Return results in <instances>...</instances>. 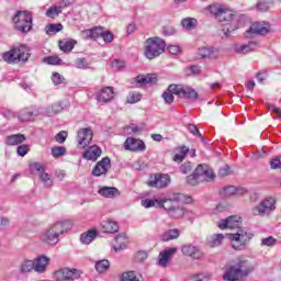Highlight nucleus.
<instances>
[{
	"label": "nucleus",
	"instance_id": "nucleus-1",
	"mask_svg": "<svg viewBox=\"0 0 281 281\" xmlns=\"http://www.w3.org/2000/svg\"><path fill=\"white\" fill-rule=\"evenodd\" d=\"M181 201V194L176 193L169 198H164L160 200L145 199L142 200L143 207H161L167 212L170 218H183L186 216V207L179 204Z\"/></svg>",
	"mask_w": 281,
	"mask_h": 281
},
{
	"label": "nucleus",
	"instance_id": "nucleus-2",
	"mask_svg": "<svg viewBox=\"0 0 281 281\" xmlns=\"http://www.w3.org/2000/svg\"><path fill=\"white\" fill-rule=\"evenodd\" d=\"M210 14L222 23V32L226 37L238 30V15L223 4H211L206 8Z\"/></svg>",
	"mask_w": 281,
	"mask_h": 281
},
{
	"label": "nucleus",
	"instance_id": "nucleus-3",
	"mask_svg": "<svg viewBox=\"0 0 281 281\" xmlns=\"http://www.w3.org/2000/svg\"><path fill=\"white\" fill-rule=\"evenodd\" d=\"M71 227H74V224H71V221L69 220L52 224L48 226V228L42 232L40 235V240L54 247L60 243V236H63V234L66 232H69Z\"/></svg>",
	"mask_w": 281,
	"mask_h": 281
},
{
	"label": "nucleus",
	"instance_id": "nucleus-4",
	"mask_svg": "<svg viewBox=\"0 0 281 281\" xmlns=\"http://www.w3.org/2000/svg\"><path fill=\"white\" fill-rule=\"evenodd\" d=\"M256 269V266L249 262L247 259H239L235 265L228 266L226 272L223 276L225 281H240L245 280L249 273Z\"/></svg>",
	"mask_w": 281,
	"mask_h": 281
},
{
	"label": "nucleus",
	"instance_id": "nucleus-5",
	"mask_svg": "<svg viewBox=\"0 0 281 281\" xmlns=\"http://www.w3.org/2000/svg\"><path fill=\"white\" fill-rule=\"evenodd\" d=\"M175 95L178 98H184V100H198L199 92L196 90L182 85H170L162 93V99L166 104H172L175 102Z\"/></svg>",
	"mask_w": 281,
	"mask_h": 281
},
{
	"label": "nucleus",
	"instance_id": "nucleus-6",
	"mask_svg": "<svg viewBox=\"0 0 281 281\" xmlns=\"http://www.w3.org/2000/svg\"><path fill=\"white\" fill-rule=\"evenodd\" d=\"M30 46L21 44L11 48L8 52L2 53V60L8 65H16V63H27L30 60Z\"/></svg>",
	"mask_w": 281,
	"mask_h": 281
},
{
	"label": "nucleus",
	"instance_id": "nucleus-7",
	"mask_svg": "<svg viewBox=\"0 0 281 281\" xmlns=\"http://www.w3.org/2000/svg\"><path fill=\"white\" fill-rule=\"evenodd\" d=\"M164 52H166V42L162 38L149 37L146 40L144 54L148 60L159 58Z\"/></svg>",
	"mask_w": 281,
	"mask_h": 281
},
{
	"label": "nucleus",
	"instance_id": "nucleus-8",
	"mask_svg": "<svg viewBox=\"0 0 281 281\" xmlns=\"http://www.w3.org/2000/svg\"><path fill=\"white\" fill-rule=\"evenodd\" d=\"M251 238H254V235L248 228H238L236 233L228 234V239L233 243L232 247L236 249V251L247 249V245L251 243Z\"/></svg>",
	"mask_w": 281,
	"mask_h": 281
},
{
	"label": "nucleus",
	"instance_id": "nucleus-9",
	"mask_svg": "<svg viewBox=\"0 0 281 281\" xmlns=\"http://www.w3.org/2000/svg\"><path fill=\"white\" fill-rule=\"evenodd\" d=\"M214 179V170L207 165H199L196 169L187 178L189 186H198L201 181H212Z\"/></svg>",
	"mask_w": 281,
	"mask_h": 281
},
{
	"label": "nucleus",
	"instance_id": "nucleus-10",
	"mask_svg": "<svg viewBox=\"0 0 281 281\" xmlns=\"http://www.w3.org/2000/svg\"><path fill=\"white\" fill-rule=\"evenodd\" d=\"M13 23L18 32L27 34L32 30V13L29 11H18L13 16Z\"/></svg>",
	"mask_w": 281,
	"mask_h": 281
},
{
	"label": "nucleus",
	"instance_id": "nucleus-11",
	"mask_svg": "<svg viewBox=\"0 0 281 281\" xmlns=\"http://www.w3.org/2000/svg\"><path fill=\"white\" fill-rule=\"evenodd\" d=\"M254 216H269L276 212V198L268 196L251 210Z\"/></svg>",
	"mask_w": 281,
	"mask_h": 281
},
{
	"label": "nucleus",
	"instance_id": "nucleus-12",
	"mask_svg": "<svg viewBox=\"0 0 281 281\" xmlns=\"http://www.w3.org/2000/svg\"><path fill=\"white\" fill-rule=\"evenodd\" d=\"M271 32V25L267 22H255L246 31V38H254V36H267Z\"/></svg>",
	"mask_w": 281,
	"mask_h": 281
},
{
	"label": "nucleus",
	"instance_id": "nucleus-13",
	"mask_svg": "<svg viewBox=\"0 0 281 281\" xmlns=\"http://www.w3.org/2000/svg\"><path fill=\"white\" fill-rule=\"evenodd\" d=\"M80 276H82V271L78 269H59L55 271L54 279L56 281H75L79 280Z\"/></svg>",
	"mask_w": 281,
	"mask_h": 281
},
{
	"label": "nucleus",
	"instance_id": "nucleus-14",
	"mask_svg": "<svg viewBox=\"0 0 281 281\" xmlns=\"http://www.w3.org/2000/svg\"><path fill=\"white\" fill-rule=\"evenodd\" d=\"M76 139L78 148H87L93 142V131L91 127L80 128Z\"/></svg>",
	"mask_w": 281,
	"mask_h": 281
},
{
	"label": "nucleus",
	"instance_id": "nucleus-15",
	"mask_svg": "<svg viewBox=\"0 0 281 281\" xmlns=\"http://www.w3.org/2000/svg\"><path fill=\"white\" fill-rule=\"evenodd\" d=\"M123 146L125 150H130L131 153H144L146 150L144 140L135 137H127Z\"/></svg>",
	"mask_w": 281,
	"mask_h": 281
},
{
	"label": "nucleus",
	"instance_id": "nucleus-16",
	"mask_svg": "<svg viewBox=\"0 0 281 281\" xmlns=\"http://www.w3.org/2000/svg\"><path fill=\"white\" fill-rule=\"evenodd\" d=\"M243 224V217L238 215H232L225 220H221L217 224L220 229H240V225Z\"/></svg>",
	"mask_w": 281,
	"mask_h": 281
},
{
	"label": "nucleus",
	"instance_id": "nucleus-17",
	"mask_svg": "<svg viewBox=\"0 0 281 281\" xmlns=\"http://www.w3.org/2000/svg\"><path fill=\"white\" fill-rule=\"evenodd\" d=\"M109 170H111V158L106 156L97 162V165L92 169V176L104 177V175H106Z\"/></svg>",
	"mask_w": 281,
	"mask_h": 281
},
{
	"label": "nucleus",
	"instance_id": "nucleus-18",
	"mask_svg": "<svg viewBox=\"0 0 281 281\" xmlns=\"http://www.w3.org/2000/svg\"><path fill=\"white\" fill-rule=\"evenodd\" d=\"M115 98L114 88L109 86L104 87L95 93V100L102 102L103 104H109V102H113Z\"/></svg>",
	"mask_w": 281,
	"mask_h": 281
},
{
	"label": "nucleus",
	"instance_id": "nucleus-19",
	"mask_svg": "<svg viewBox=\"0 0 281 281\" xmlns=\"http://www.w3.org/2000/svg\"><path fill=\"white\" fill-rule=\"evenodd\" d=\"M181 251L183 256L193 258V260H201V258H203V250H201L199 246H195L193 244H187L182 246Z\"/></svg>",
	"mask_w": 281,
	"mask_h": 281
},
{
	"label": "nucleus",
	"instance_id": "nucleus-20",
	"mask_svg": "<svg viewBox=\"0 0 281 281\" xmlns=\"http://www.w3.org/2000/svg\"><path fill=\"white\" fill-rule=\"evenodd\" d=\"M258 47L257 42H248L247 44L239 43L235 44L234 52L237 53L239 56H247V54H251V52H256Z\"/></svg>",
	"mask_w": 281,
	"mask_h": 281
},
{
	"label": "nucleus",
	"instance_id": "nucleus-21",
	"mask_svg": "<svg viewBox=\"0 0 281 281\" xmlns=\"http://www.w3.org/2000/svg\"><path fill=\"white\" fill-rule=\"evenodd\" d=\"M149 188H168L170 186V176L168 175H156L148 181Z\"/></svg>",
	"mask_w": 281,
	"mask_h": 281
},
{
	"label": "nucleus",
	"instance_id": "nucleus-22",
	"mask_svg": "<svg viewBox=\"0 0 281 281\" xmlns=\"http://www.w3.org/2000/svg\"><path fill=\"white\" fill-rule=\"evenodd\" d=\"M101 156L102 148H100V146L98 145H92L88 147L82 155L83 159H86L87 161H98V159H100Z\"/></svg>",
	"mask_w": 281,
	"mask_h": 281
},
{
	"label": "nucleus",
	"instance_id": "nucleus-23",
	"mask_svg": "<svg viewBox=\"0 0 281 281\" xmlns=\"http://www.w3.org/2000/svg\"><path fill=\"white\" fill-rule=\"evenodd\" d=\"M228 236V234H213L206 238V245L212 249H214V247H221Z\"/></svg>",
	"mask_w": 281,
	"mask_h": 281
},
{
	"label": "nucleus",
	"instance_id": "nucleus-24",
	"mask_svg": "<svg viewBox=\"0 0 281 281\" xmlns=\"http://www.w3.org/2000/svg\"><path fill=\"white\" fill-rule=\"evenodd\" d=\"M177 254V248H167L164 251L159 252L158 256V267H168V262H170V256Z\"/></svg>",
	"mask_w": 281,
	"mask_h": 281
},
{
	"label": "nucleus",
	"instance_id": "nucleus-25",
	"mask_svg": "<svg viewBox=\"0 0 281 281\" xmlns=\"http://www.w3.org/2000/svg\"><path fill=\"white\" fill-rule=\"evenodd\" d=\"M33 265L36 273H45L47 271V265H49V258L46 256L37 257L33 260Z\"/></svg>",
	"mask_w": 281,
	"mask_h": 281
},
{
	"label": "nucleus",
	"instance_id": "nucleus-26",
	"mask_svg": "<svg viewBox=\"0 0 281 281\" xmlns=\"http://www.w3.org/2000/svg\"><path fill=\"white\" fill-rule=\"evenodd\" d=\"M68 106H69V101H60L47 108L46 115H48V117H52L53 115H58L60 111H64V109H68Z\"/></svg>",
	"mask_w": 281,
	"mask_h": 281
},
{
	"label": "nucleus",
	"instance_id": "nucleus-27",
	"mask_svg": "<svg viewBox=\"0 0 281 281\" xmlns=\"http://www.w3.org/2000/svg\"><path fill=\"white\" fill-rule=\"evenodd\" d=\"M98 194L104 199H115V196H120V190L115 187H101Z\"/></svg>",
	"mask_w": 281,
	"mask_h": 281
},
{
	"label": "nucleus",
	"instance_id": "nucleus-28",
	"mask_svg": "<svg viewBox=\"0 0 281 281\" xmlns=\"http://www.w3.org/2000/svg\"><path fill=\"white\" fill-rule=\"evenodd\" d=\"M101 229L104 234H115L119 232L120 226L117 225V222L113 220H105L101 222Z\"/></svg>",
	"mask_w": 281,
	"mask_h": 281
},
{
	"label": "nucleus",
	"instance_id": "nucleus-29",
	"mask_svg": "<svg viewBox=\"0 0 281 281\" xmlns=\"http://www.w3.org/2000/svg\"><path fill=\"white\" fill-rule=\"evenodd\" d=\"M199 58H217L218 49L214 47H200L198 49Z\"/></svg>",
	"mask_w": 281,
	"mask_h": 281
},
{
	"label": "nucleus",
	"instance_id": "nucleus-30",
	"mask_svg": "<svg viewBox=\"0 0 281 281\" xmlns=\"http://www.w3.org/2000/svg\"><path fill=\"white\" fill-rule=\"evenodd\" d=\"M38 115V112L36 110H33L31 108H26L24 110H21L19 113V120L20 122H30L31 120H34Z\"/></svg>",
	"mask_w": 281,
	"mask_h": 281
},
{
	"label": "nucleus",
	"instance_id": "nucleus-31",
	"mask_svg": "<svg viewBox=\"0 0 281 281\" xmlns=\"http://www.w3.org/2000/svg\"><path fill=\"white\" fill-rule=\"evenodd\" d=\"M137 85H157V75L148 74L146 76L140 75L136 77Z\"/></svg>",
	"mask_w": 281,
	"mask_h": 281
},
{
	"label": "nucleus",
	"instance_id": "nucleus-32",
	"mask_svg": "<svg viewBox=\"0 0 281 281\" xmlns=\"http://www.w3.org/2000/svg\"><path fill=\"white\" fill-rule=\"evenodd\" d=\"M94 269L99 273H106V271L111 269V261H109L108 259L97 260L94 263Z\"/></svg>",
	"mask_w": 281,
	"mask_h": 281
},
{
	"label": "nucleus",
	"instance_id": "nucleus-33",
	"mask_svg": "<svg viewBox=\"0 0 281 281\" xmlns=\"http://www.w3.org/2000/svg\"><path fill=\"white\" fill-rule=\"evenodd\" d=\"M97 236H98V232L88 231V232L81 234L80 241L82 243V245H91V243H93V240H95Z\"/></svg>",
	"mask_w": 281,
	"mask_h": 281
},
{
	"label": "nucleus",
	"instance_id": "nucleus-34",
	"mask_svg": "<svg viewBox=\"0 0 281 281\" xmlns=\"http://www.w3.org/2000/svg\"><path fill=\"white\" fill-rule=\"evenodd\" d=\"M128 243V238H126V235H119L115 238V244L113 246L114 251H122V249H124L126 247Z\"/></svg>",
	"mask_w": 281,
	"mask_h": 281
},
{
	"label": "nucleus",
	"instance_id": "nucleus-35",
	"mask_svg": "<svg viewBox=\"0 0 281 281\" xmlns=\"http://www.w3.org/2000/svg\"><path fill=\"white\" fill-rule=\"evenodd\" d=\"M25 139V135L23 134H14L7 137V144L9 146H18V144H23V140Z\"/></svg>",
	"mask_w": 281,
	"mask_h": 281
},
{
	"label": "nucleus",
	"instance_id": "nucleus-36",
	"mask_svg": "<svg viewBox=\"0 0 281 281\" xmlns=\"http://www.w3.org/2000/svg\"><path fill=\"white\" fill-rule=\"evenodd\" d=\"M76 43L75 40H63L59 41V48L61 52H71L76 47Z\"/></svg>",
	"mask_w": 281,
	"mask_h": 281
},
{
	"label": "nucleus",
	"instance_id": "nucleus-37",
	"mask_svg": "<svg viewBox=\"0 0 281 281\" xmlns=\"http://www.w3.org/2000/svg\"><path fill=\"white\" fill-rule=\"evenodd\" d=\"M31 271H34V261L24 259L20 265V273H30Z\"/></svg>",
	"mask_w": 281,
	"mask_h": 281
},
{
	"label": "nucleus",
	"instance_id": "nucleus-38",
	"mask_svg": "<svg viewBox=\"0 0 281 281\" xmlns=\"http://www.w3.org/2000/svg\"><path fill=\"white\" fill-rule=\"evenodd\" d=\"M188 153H190V148H188L187 146L180 147L179 154H176L173 156V161L176 164H181V161H183V159H186V157H188Z\"/></svg>",
	"mask_w": 281,
	"mask_h": 281
},
{
	"label": "nucleus",
	"instance_id": "nucleus-39",
	"mask_svg": "<svg viewBox=\"0 0 281 281\" xmlns=\"http://www.w3.org/2000/svg\"><path fill=\"white\" fill-rule=\"evenodd\" d=\"M271 5H273L272 0H259L256 4V10H258V12H268Z\"/></svg>",
	"mask_w": 281,
	"mask_h": 281
},
{
	"label": "nucleus",
	"instance_id": "nucleus-40",
	"mask_svg": "<svg viewBox=\"0 0 281 281\" xmlns=\"http://www.w3.org/2000/svg\"><path fill=\"white\" fill-rule=\"evenodd\" d=\"M120 281H144V280L139 279V277L137 276V272L127 271L121 274Z\"/></svg>",
	"mask_w": 281,
	"mask_h": 281
},
{
	"label": "nucleus",
	"instance_id": "nucleus-41",
	"mask_svg": "<svg viewBox=\"0 0 281 281\" xmlns=\"http://www.w3.org/2000/svg\"><path fill=\"white\" fill-rule=\"evenodd\" d=\"M181 25L184 30H194V27L199 25V21H196L194 18H184L181 21Z\"/></svg>",
	"mask_w": 281,
	"mask_h": 281
},
{
	"label": "nucleus",
	"instance_id": "nucleus-42",
	"mask_svg": "<svg viewBox=\"0 0 281 281\" xmlns=\"http://www.w3.org/2000/svg\"><path fill=\"white\" fill-rule=\"evenodd\" d=\"M45 32L46 34H48L49 36L54 35V34H58V32H63V24L57 23V24H48L45 27Z\"/></svg>",
	"mask_w": 281,
	"mask_h": 281
},
{
	"label": "nucleus",
	"instance_id": "nucleus-43",
	"mask_svg": "<svg viewBox=\"0 0 281 281\" xmlns=\"http://www.w3.org/2000/svg\"><path fill=\"white\" fill-rule=\"evenodd\" d=\"M179 229L173 228V229H169L167 233H165L164 235V240L166 243H168V240H175L177 238H179Z\"/></svg>",
	"mask_w": 281,
	"mask_h": 281
},
{
	"label": "nucleus",
	"instance_id": "nucleus-44",
	"mask_svg": "<svg viewBox=\"0 0 281 281\" xmlns=\"http://www.w3.org/2000/svg\"><path fill=\"white\" fill-rule=\"evenodd\" d=\"M278 239H276L273 236H268L261 239V247H276Z\"/></svg>",
	"mask_w": 281,
	"mask_h": 281
},
{
	"label": "nucleus",
	"instance_id": "nucleus-45",
	"mask_svg": "<svg viewBox=\"0 0 281 281\" xmlns=\"http://www.w3.org/2000/svg\"><path fill=\"white\" fill-rule=\"evenodd\" d=\"M52 156L58 159V157H63L67 154V148L65 147H53L52 150Z\"/></svg>",
	"mask_w": 281,
	"mask_h": 281
},
{
	"label": "nucleus",
	"instance_id": "nucleus-46",
	"mask_svg": "<svg viewBox=\"0 0 281 281\" xmlns=\"http://www.w3.org/2000/svg\"><path fill=\"white\" fill-rule=\"evenodd\" d=\"M112 68L114 71H124V69H126V63L124 60L114 59L112 61Z\"/></svg>",
	"mask_w": 281,
	"mask_h": 281
},
{
	"label": "nucleus",
	"instance_id": "nucleus-47",
	"mask_svg": "<svg viewBox=\"0 0 281 281\" xmlns=\"http://www.w3.org/2000/svg\"><path fill=\"white\" fill-rule=\"evenodd\" d=\"M91 32V41H98V38L102 37L103 29L102 26H95L93 29H90Z\"/></svg>",
	"mask_w": 281,
	"mask_h": 281
},
{
	"label": "nucleus",
	"instance_id": "nucleus-48",
	"mask_svg": "<svg viewBox=\"0 0 281 281\" xmlns=\"http://www.w3.org/2000/svg\"><path fill=\"white\" fill-rule=\"evenodd\" d=\"M139 100H142V94L138 92H130L127 95L128 104H136V102H139Z\"/></svg>",
	"mask_w": 281,
	"mask_h": 281
},
{
	"label": "nucleus",
	"instance_id": "nucleus-49",
	"mask_svg": "<svg viewBox=\"0 0 281 281\" xmlns=\"http://www.w3.org/2000/svg\"><path fill=\"white\" fill-rule=\"evenodd\" d=\"M40 178L41 181L44 182L45 188H52V177H49V173H46L45 171H43L42 173H40Z\"/></svg>",
	"mask_w": 281,
	"mask_h": 281
},
{
	"label": "nucleus",
	"instance_id": "nucleus-50",
	"mask_svg": "<svg viewBox=\"0 0 281 281\" xmlns=\"http://www.w3.org/2000/svg\"><path fill=\"white\" fill-rule=\"evenodd\" d=\"M52 80L55 86L65 85V77L58 72H53Z\"/></svg>",
	"mask_w": 281,
	"mask_h": 281
},
{
	"label": "nucleus",
	"instance_id": "nucleus-51",
	"mask_svg": "<svg viewBox=\"0 0 281 281\" xmlns=\"http://www.w3.org/2000/svg\"><path fill=\"white\" fill-rule=\"evenodd\" d=\"M61 12L63 11L60 10V8H58V5L50 7L46 11V16H49L50 19H54V16H58V14H60Z\"/></svg>",
	"mask_w": 281,
	"mask_h": 281
},
{
	"label": "nucleus",
	"instance_id": "nucleus-52",
	"mask_svg": "<svg viewBox=\"0 0 281 281\" xmlns=\"http://www.w3.org/2000/svg\"><path fill=\"white\" fill-rule=\"evenodd\" d=\"M75 67L77 69H89V63L86 58H78L75 60Z\"/></svg>",
	"mask_w": 281,
	"mask_h": 281
},
{
	"label": "nucleus",
	"instance_id": "nucleus-53",
	"mask_svg": "<svg viewBox=\"0 0 281 281\" xmlns=\"http://www.w3.org/2000/svg\"><path fill=\"white\" fill-rule=\"evenodd\" d=\"M68 135H69V134L67 133V131H60L59 133L56 134L55 140H56L58 144H65V142H67Z\"/></svg>",
	"mask_w": 281,
	"mask_h": 281
},
{
	"label": "nucleus",
	"instance_id": "nucleus-54",
	"mask_svg": "<svg viewBox=\"0 0 281 281\" xmlns=\"http://www.w3.org/2000/svg\"><path fill=\"white\" fill-rule=\"evenodd\" d=\"M101 38L104 41V43H113L114 35L110 31H102Z\"/></svg>",
	"mask_w": 281,
	"mask_h": 281
},
{
	"label": "nucleus",
	"instance_id": "nucleus-55",
	"mask_svg": "<svg viewBox=\"0 0 281 281\" xmlns=\"http://www.w3.org/2000/svg\"><path fill=\"white\" fill-rule=\"evenodd\" d=\"M147 258H148V252H146L145 250H139L135 255L136 262H144L145 260H147Z\"/></svg>",
	"mask_w": 281,
	"mask_h": 281
},
{
	"label": "nucleus",
	"instance_id": "nucleus-56",
	"mask_svg": "<svg viewBox=\"0 0 281 281\" xmlns=\"http://www.w3.org/2000/svg\"><path fill=\"white\" fill-rule=\"evenodd\" d=\"M162 34L164 36H175V34H177V29H175V26H164Z\"/></svg>",
	"mask_w": 281,
	"mask_h": 281
},
{
	"label": "nucleus",
	"instance_id": "nucleus-57",
	"mask_svg": "<svg viewBox=\"0 0 281 281\" xmlns=\"http://www.w3.org/2000/svg\"><path fill=\"white\" fill-rule=\"evenodd\" d=\"M46 65H60V59L58 56H48L44 59Z\"/></svg>",
	"mask_w": 281,
	"mask_h": 281
},
{
	"label": "nucleus",
	"instance_id": "nucleus-58",
	"mask_svg": "<svg viewBox=\"0 0 281 281\" xmlns=\"http://www.w3.org/2000/svg\"><path fill=\"white\" fill-rule=\"evenodd\" d=\"M270 168H272V170H280L281 168L280 157H274L270 160Z\"/></svg>",
	"mask_w": 281,
	"mask_h": 281
},
{
	"label": "nucleus",
	"instance_id": "nucleus-59",
	"mask_svg": "<svg viewBox=\"0 0 281 281\" xmlns=\"http://www.w3.org/2000/svg\"><path fill=\"white\" fill-rule=\"evenodd\" d=\"M27 153H30V146H27V145H20L18 147V155H19V157H25V155H27Z\"/></svg>",
	"mask_w": 281,
	"mask_h": 281
},
{
	"label": "nucleus",
	"instance_id": "nucleus-60",
	"mask_svg": "<svg viewBox=\"0 0 281 281\" xmlns=\"http://www.w3.org/2000/svg\"><path fill=\"white\" fill-rule=\"evenodd\" d=\"M180 171L182 175H188V172H192V162H184L180 167Z\"/></svg>",
	"mask_w": 281,
	"mask_h": 281
},
{
	"label": "nucleus",
	"instance_id": "nucleus-61",
	"mask_svg": "<svg viewBox=\"0 0 281 281\" xmlns=\"http://www.w3.org/2000/svg\"><path fill=\"white\" fill-rule=\"evenodd\" d=\"M167 49L172 56H177V54L181 53V47L178 45H169Z\"/></svg>",
	"mask_w": 281,
	"mask_h": 281
},
{
	"label": "nucleus",
	"instance_id": "nucleus-62",
	"mask_svg": "<svg viewBox=\"0 0 281 281\" xmlns=\"http://www.w3.org/2000/svg\"><path fill=\"white\" fill-rule=\"evenodd\" d=\"M224 194L225 196H234V194H236V187L231 186V187L224 188Z\"/></svg>",
	"mask_w": 281,
	"mask_h": 281
},
{
	"label": "nucleus",
	"instance_id": "nucleus-63",
	"mask_svg": "<svg viewBox=\"0 0 281 281\" xmlns=\"http://www.w3.org/2000/svg\"><path fill=\"white\" fill-rule=\"evenodd\" d=\"M231 170H232V168L226 165V166H224L223 168L220 169L218 176L220 177H227L228 175H231Z\"/></svg>",
	"mask_w": 281,
	"mask_h": 281
},
{
	"label": "nucleus",
	"instance_id": "nucleus-64",
	"mask_svg": "<svg viewBox=\"0 0 281 281\" xmlns=\"http://www.w3.org/2000/svg\"><path fill=\"white\" fill-rule=\"evenodd\" d=\"M207 280V277L205 274L200 273V274H193L189 278V281H205Z\"/></svg>",
	"mask_w": 281,
	"mask_h": 281
}]
</instances>
